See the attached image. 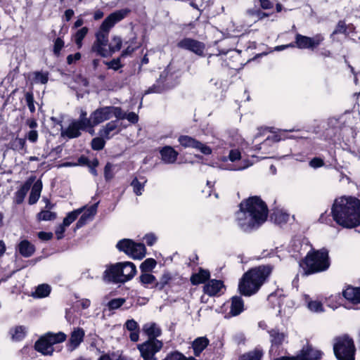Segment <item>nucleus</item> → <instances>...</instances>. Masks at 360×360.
<instances>
[{
    "label": "nucleus",
    "mask_w": 360,
    "mask_h": 360,
    "mask_svg": "<svg viewBox=\"0 0 360 360\" xmlns=\"http://www.w3.org/2000/svg\"><path fill=\"white\" fill-rule=\"evenodd\" d=\"M239 207L236 213V221L245 232L258 229L267 219L269 210L260 197L252 196L243 200Z\"/></svg>",
    "instance_id": "obj_1"
},
{
    "label": "nucleus",
    "mask_w": 360,
    "mask_h": 360,
    "mask_svg": "<svg viewBox=\"0 0 360 360\" xmlns=\"http://www.w3.org/2000/svg\"><path fill=\"white\" fill-rule=\"evenodd\" d=\"M333 220L340 226L352 229L360 225V200L355 197L335 200L331 208Z\"/></svg>",
    "instance_id": "obj_2"
},
{
    "label": "nucleus",
    "mask_w": 360,
    "mask_h": 360,
    "mask_svg": "<svg viewBox=\"0 0 360 360\" xmlns=\"http://www.w3.org/2000/svg\"><path fill=\"white\" fill-rule=\"evenodd\" d=\"M130 13L131 10L125 8L115 11L107 16L96 32V40L92 45L91 51L103 58L110 56L108 49L110 31L115 24L127 18Z\"/></svg>",
    "instance_id": "obj_3"
},
{
    "label": "nucleus",
    "mask_w": 360,
    "mask_h": 360,
    "mask_svg": "<svg viewBox=\"0 0 360 360\" xmlns=\"http://www.w3.org/2000/svg\"><path fill=\"white\" fill-rule=\"evenodd\" d=\"M273 269V266L270 264L260 265L246 271L238 283V291L240 295L250 297L256 294L269 280Z\"/></svg>",
    "instance_id": "obj_4"
},
{
    "label": "nucleus",
    "mask_w": 360,
    "mask_h": 360,
    "mask_svg": "<svg viewBox=\"0 0 360 360\" xmlns=\"http://www.w3.org/2000/svg\"><path fill=\"white\" fill-rule=\"evenodd\" d=\"M303 274H310L324 271L330 266L328 252L326 249L311 251L300 262Z\"/></svg>",
    "instance_id": "obj_5"
},
{
    "label": "nucleus",
    "mask_w": 360,
    "mask_h": 360,
    "mask_svg": "<svg viewBox=\"0 0 360 360\" xmlns=\"http://www.w3.org/2000/svg\"><path fill=\"white\" fill-rule=\"evenodd\" d=\"M333 351L338 360H355L354 340L347 335L334 339Z\"/></svg>",
    "instance_id": "obj_6"
},
{
    "label": "nucleus",
    "mask_w": 360,
    "mask_h": 360,
    "mask_svg": "<svg viewBox=\"0 0 360 360\" xmlns=\"http://www.w3.org/2000/svg\"><path fill=\"white\" fill-rule=\"evenodd\" d=\"M116 247L120 251L125 252L134 259H141L146 255V250L144 244L135 243L131 239L120 240Z\"/></svg>",
    "instance_id": "obj_7"
},
{
    "label": "nucleus",
    "mask_w": 360,
    "mask_h": 360,
    "mask_svg": "<svg viewBox=\"0 0 360 360\" xmlns=\"http://www.w3.org/2000/svg\"><path fill=\"white\" fill-rule=\"evenodd\" d=\"M270 338L271 347L269 352L271 354L279 355L280 349L283 347V345L287 342L288 333L281 331L278 328H271L268 330Z\"/></svg>",
    "instance_id": "obj_8"
},
{
    "label": "nucleus",
    "mask_w": 360,
    "mask_h": 360,
    "mask_svg": "<svg viewBox=\"0 0 360 360\" xmlns=\"http://www.w3.org/2000/svg\"><path fill=\"white\" fill-rule=\"evenodd\" d=\"M322 352L314 349L311 345H307L304 347L300 353L296 356H282L274 360H319L321 358Z\"/></svg>",
    "instance_id": "obj_9"
},
{
    "label": "nucleus",
    "mask_w": 360,
    "mask_h": 360,
    "mask_svg": "<svg viewBox=\"0 0 360 360\" xmlns=\"http://www.w3.org/2000/svg\"><path fill=\"white\" fill-rule=\"evenodd\" d=\"M324 40V37L321 34H317L313 37L297 34L295 35L296 46L301 49H314L319 46Z\"/></svg>",
    "instance_id": "obj_10"
},
{
    "label": "nucleus",
    "mask_w": 360,
    "mask_h": 360,
    "mask_svg": "<svg viewBox=\"0 0 360 360\" xmlns=\"http://www.w3.org/2000/svg\"><path fill=\"white\" fill-rule=\"evenodd\" d=\"M178 141L184 148H195L200 150L205 155H210L212 153V149L210 147L203 144L191 136L182 135L179 137Z\"/></svg>",
    "instance_id": "obj_11"
},
{
    "label": "nucleus",
    "mask_w": 360,
    "mask_h": 360,
    "mask_svg": "<svg viewBox=\"0 0 360 360\" xmlns=\"http://www.w3.org/2000/svg\"><path fill=\"white\" fill-rule=\"evenodd\" d=\"M177 46L180 49L190 51L200 56H203L205 49V46L202 42L191 38H184L178 42Z\"/></svg>",
    "instance_id": "obj_12"
},
{
    "label": "nucleus",
    "mask_w": 360,
    "mask_h": 360,
    "mask_svg": "<svg viewBox=\"0 0 360 360\" xmlns=\"http://www.w3.org/2000/svg\"><path fill=\"white\" fill-rule=\"evenodd\" d=\"M226 286L221 280H209L203 286L205 294L210 297H219L224 293Z\"/></svg>",
    "instance_id": "obj_13"
},
{
    "label": "nucleus",
    "mask_w": 360,
    "mask_h": 360,
    "mask_svg": "<svg viewBox=\"0 0 360 360\" xmlns=\"http://www.w3.org/2000/svg\"><path fill=\"white\" fill-rule=\"evenodd\" d=\"M120 266V262L108 266L103 272V280L112 283H122Z\"/></svg>",
    "instance_id": "obj_14"
},
{
    "label": "nucleus",
    "mask_w": 360,
    "mask_h": 360,
    "mask_svg": "<svg viewBox=\"0 0 360 360\" xmlns=\"http://www.w3.org/2000/svg\"><path fill=\"white\" fill-rule=\"evenodd\" d=\"M84 129V126L75 120H72L69 126L61 131V136L68 139H75L81 136V131Z\"/></svg>",
    "instance_id": "obj_15"
},
{
    "label": "nucleus",
    "mask_w": 360,
    "mask_h": 360,
    "mask_svg": "<svg viewBox=\"0 0 360 360\" xmlns=\"http://www.w3.org/2000/svg\"><path fill=\"white\" fill-rule=\"evenodd\" d=\"M92 118L91 125H98L99 124L110 119V106L98 108L91 113Z\"/></svg>",
    "instance_id": "obj_16"
},
{
    "label": "nucleus",
    "mask_w": 360,
    "mask_h": 360,
    "mask_svg": "<svg viewBox=\"0 0 360 360\" xmlns=\"http://www.w3.org/2000/svg\"><path fill=\"white\" fill-rule=\"evenodd\" d=\"M244 311V302L241 297L234 296L231 299L230 311L225 317L238 316Z\"/></svg>",
    "instance_id": "obj_17"
},
{
    "label": "nucleus",
    "mask_w": 360,
    "mask_h": 360,
    "mask_svg": "<svg viewBox=\"0 0 360 360\" xmlns=\"http://www.w3.org/2000/svg\"><path fill=\"white\" fill-rule=\"evenodd\" d=\"M120 131V129H118V122L117 120H112L101 129L98 134L106 140H109L113 135L118 134Z\"/></svg>",
    "instance_id": "obj_18"
},
{
    "label": "nucleus",
    "mask_w": 360,
    "mask_h": 360,
    "mask_svg": "<svg viewBox=\"0 0 360 360\" xmlns=\"http://www.w3.org/2000/svg\"><path fill=\"white\" fill-rule=\"evenodd\" d=\"M121 263V274L122 283L131 280L136 274V268L134 263L131 262H124Z\"/></svg>",
    "instance_id": "obj_19"
},
{
    "label": "nucleus",
    "mask_w": 360,
    "mask_h": 360,
    "mask_svg": "<svg viewBox=\"0 0 360 360\" xmlns=\"http://www.w3.org/2000/svg\"><path fill=\"white\" fill-rule=\"evenodd\" d=\"M142 330L148 337L147 340H158L157 338L162 334L160 328L155 323H147L144 324Z\"/></svg>",
    "instance_id": "obj_20"
},
{
    "label": "nucleus",
    "mask_w": 360,
    "mask_h": 360,
    "mask_svg": "<svg viewBox=\"0 0 360 360\" xmlns=\"http://www.w3.org/2000/svg\"><path fill=\"white\" fill-rule=\"evenodd\" d=\"M84 336V332L83 329H75L71 333L70 338L68 344V349L71 352L75 349L83 341Z\"/></svg>",
    "instance_id": "obj_21"
},
{
    "label": "nucleus",
    "mask_w": 360,
    "mask_h": 360,
    "mask_svg": "<svg viewBox=\"0 0 360 360\" xmlns=\"http://www.w3.org/2000/svg\"><path fill=\"white\" fill-rule=\"evenodd\" d=\"M34 349L46 355H51L53 352V347L46 335L41 337L34 344Z\"/></svg>",
    "instance_id": "obj_22"
},
{
    "label": "nucleus",
    "mask_w": 360,
    "mask_h": 360,
    "mask_svg": "<svg viewBox=\"0 0 360 360\" xmlns=\"http://www.w3.org/2000/svg\"><path fill=\"white\" fill-rule=\"evenodd\" d=\"M342 295L346 300L352 304L360 303V287L354 288L349 285L343 290Z\"/></svg>",
    "instance_id": "obj_23"
},
{
    "label": "nucleus",
    "mask_w": 360,
    "mask_h": 360,
    "mask_svg": "<svg viewBox=\"0 0 360 360\" xmlns=\"http://www.w3.org/2000/svg\"><path fill=\"white\" fill-rule=\"evenodd\" d=\"M162 160L164 162L167 164L174 163L178 157V152L176 151L172 146H165L160 151Z\"/></svg>",
    "instance_id": "obj_24"
},
{
    "label": "nucleus",
    "mask_w": 360,
    "mask_h": 360,
    "mask_svg": "<svg viewBox=\"0 0 360 360\" xmlns=\"http://www.w3.org/2000/svg\"><path fill=\"white\" fill-rule=\"evenodd\" d=\"M210 340L206 337H199L191 343V348L195 356H199L202 352L209 345Z\"/></svg>",
    "instance_id": "obj_25"
},
{
    "label": "nucleus",
    "mask_w": 360,
    "mask_h": 360,
    "mask_svg": "<svg viewBox=\"0 0 360 360\" xmlns=\"http://www.w3.org/2000/svg\"><path fill=\"white\" fill-rule=\"evenodd\" d=\"M18 250L22 257H30L34 255L35 247L27 240H23L18 244Z\"/></svg>",
    "instance_id": "obj_26"
},
{
    "label": "nucleus",
    "mask_w": 360,
    "mask_h": 360,
    "mask_svg": "<svg viewBox=\"0 0 360 360\" xmlns=\"http://www.w3.org/2000/svg\"><path fill=\"white\" fill-rule=\"evenodd\" d=\"M210 273L208 270L200 269L197 274H194L191 277V281L193 285L205 283L210 280Z\"/></svg>",
    "instance_id": "obj_27"
},
{
    "label": "nucleus",
    "mask_w": 360,
    "mask_h": 360,
    "mask_svg": "<svg viewBox=\"0 0 360 360\" xmlns=\"http://www.w3.org/2000/svg\"><path fill=\"white\" fill-rule=\"evenodd\" d=\"M41 189L42 183L40 180H38L34 184L30 194L29 203L30 205L35 204L38 201Z\"/></svg>",
    "instance_id": "obj_28"
},
{
    "label": "nucleus",
    "mask_w": 360,
    "mask_h": 360,
    "mask_svg": "<svg viewBox=\"0 0 360 360\" xmlns=\"http://www.w3.org/2000/svg\"><path fill=\"white\" fill-rule=\"evenodd\" d=\"M11 339L14 341L22 340L27 334V328L23 326H17L9 330Z\"/></svg>",
    "instance_id": "obj_29"
},
{
    "label": "nucleus",
    "mask_w": 360,
    "mask_h": 360,
    "mask_svg": "<svg viewBox=\"0 0 360 360\" xmlns=\"http://www.w3.org/2000/svg\"><path fill=\"white\" fill-rule=\"evenodd\" d=\"M139 281L145 288H155V283H157L156 278L150 274L142 273L139 276Z\"/></svg>",
    "instance_id": "obj_30"
},
{
    "label": "nucleus",
    "mask_w": 360,
    "mask_h": 360,
    "mask_svg": "<svg viewBox=\"0 0 360 360\" xmlns=\"http://www.w3.org/2000/svg\"><path fill=\"white\" fill-rule=\"evenodd\" d=\"M9 148L16 151H27L26 140L23 138L16 137L9 142Z\"/></svg>",
    "instance_id": "obj_31"
},
{
    "label": "nucleus",
    "mask_w": 360,
    "mask_h": 360,
    "mask_svg": "<svg viewBox=\"0 0 360 360\" xmlns=\"http://www.w3.org/2000/svg\"><path fill=\"white\" fill-rule=\"evenodd\" d=\"M264 352L259 348H255L254 350L247 352L240 356L238 360H261Z\"/></svg>",
    "instance_id": "obj_32"
},
{
    "label": "nucleus",
    "mask_w": 360,
    "mask_h": 360,
    "mask_svg": "<svg viewBox=\"0 0 360 360\" xmlns=\"http://www.w3.org/2000/svg\"><path fill=\"white\" fill-rule=\"evenodd\" d=\"M31 186L30 182L25 183L20 188L18 189L15 193V202L17 204H20L22 202L25 197L27 195V193L30 190Z\"/></svg>",
    "instance_id": "obj_33"
},
{
    "label": "nucleus",
    "mask_w": 360,
    "mask_h": 360,
    "mask_svg": "<svg viewBox=\"0 0 360 360\" xmlns=\"http://www.w3.org/2000/svg\"><path fill=\"white\" fill-rule=\"evenodd\" d=\"M53 347V345L60 343L66 340V335L63 332L57 333H48L45 335Z\"/></svg>",
    "instance_id": "obj_34"
},
{
    "label": "nucleus",
    "mask_w": 360,
    "mask_h": 360,
    "mask_svg": "<svg viewBox=\"0 0 360 360\" xmlns=\"http://www.w3.org/2000/svg\"><path fill=\"white\" fill-rule=\"evenodd\" d=\"M122 39H121V37L118 36H113L111 39L110 42L108 44L110 56L120 51L122 48Z\"/></svg>",
    "instance_id": "obj_35"
},
{
    "label": "nucleus",
    "mask_w": 360,
    "mask_h": 360,
    "mask_svg": "<svg viewBox=\"0 0 360 360\" xmlns=\"http://www.w3.org/2000/svg\"><path fill=\"white\" fill-rule=\"evenodd\" d=\"M88 32L89 28L87 27H83L78 30L74 34V41L78 49H80L82 46V41L88 34Z\"/></svg>",
    "instance_id": "obj_36"
},
{
    "label": "nucleus",
    "mask_w": 360,
    "mask_h": 360,
    "mask_svg": "<svg viewBox=\"0 0 360 360\" xmlns=\"http://www.w3.org/2000/svg\"><path fill=\"white\" fill-rule=\"evenodd\" d=\"M162 360H197L193 356L187 357L179 351L171 352Z\"/></svg>",
    "instance_id": "obj_37"
},
{
    "label": "nucleus",
    "mask_w": 360,
    "mask_h": 360,
    "mask_svg": "<svg viewBox=\"0 0 360 360\" xmlns=\"http://www.w3.org/2000/svg\"><path fill=\"white\" fill-rule=\"evenodd\" d=\"M51 292V287L48 284H41L37 286L34 293L37 297H47Z\"/></svg>",
    "instance_id": "obj_38"
},
{
    "label": "nucleus",
    "mask_w": 360,
    "mask_h": 360,
    "mask_svg": "<svg viewBox=\"0 0 360 360\" xmlns=\"http://www.w3.org/2000/svg\"><path fill=\"white\" fill-rule=\"evenodd\" d=\"M172 280V276L169 273L165 272L164 273L160 281H157V283H155V288L161 290H162L169 283V282Z\"/></svg>",
    "instance_id": "obj_39"
},
{
    "label": "nucleus",
    "mask_w": 360,
    "mask_h": 360,
    "mask_svg": "<svg viewBox=\"0 0 360 360\" xmlns=\"http://www.w3.org/2000/svg\"><path fill=\"white\" fill-rule=\"evenodd\" d=\"M156 261L154 259H146L140 266L142 273H148L154 269L156 266Z\"/></svg>",
    "instance_id": "obj_40"
},
{
    "label": "nucleus",
    "mask_w": 360,
    "mask_h": 360,
    "mask_svg": "<svg viewBox=\"0 0 360 360\" xmlns=\"http://www.w3.org/2000/svg\"><path fill=\"white\" fill-rule=\"evenodd\" d=\"M38 221H51L56 218V214L49 210H42L37 214Z\"/></svg>",
    "instance_id": "obj_41"
},
{
    "label": "nucleus",
    "mask_w": 360,
    "mask_h": 360,
    "mask_svg": "<svg viewBox=\"0 0 360 360\" xmlns=\"http://www.w3.org/2000/svg\"><path fill=\"white\" fill-rule=\"evenodd\" d=\"M35 83L46 84L49 80V72L37 71L33 73Z\"/></svg>",
    "instance_id": "obj_42"
},
{
    "label": "nucleus",
    "mask_w": 360,
    "mask_h": 360,
    "mask_svg": "<svg viewBox=\"0 0 360 360\" xmlns=\"http://www.w3.org/2000/svg\"><path fill=\"white\" fill-rule=\"evenodd\" d=\"M105 138H103V136H100V137L94 138L91 143L92 149L94 150H102L105 147Z\"/></svg>",
    "instance_id": "obj_43"
},
{
    "label": "nucleus",
    "mask_w": 360,
    "mask_h": 360,
    "mask_svg": "<svg viewBox=\"0 0 360 360\" xmlns=\"http://www.w3.org/2000/svg\"><path fill=\"white\" fill-rule=\"evenodd\" d=\"M146 182V180H144L143 183L140 182L137 178H134L131 185L133 187L134 192L137 195H141L142 194V191L144 188V184Z\"/></svg>",
    "instance_id": "obj_44"
},
{
    "label": "nucleus",
    "mask_w": 360,
    "mask_h": 360,
    "mask_svg": "<svg viewBox=\"0 0 360 360\" xmlns=\"http://www.w3.org/2000/svg\"><path fill=\"white\" fill-rule=\"evenodd\" d=\"M81 160H84V163H85L89 167L90 172L93 175L97 176L98 173H97V170L96 168L99 165V162H98V159L94 158L93 160L90 161L88 158H81Z\"/></svg>",
    "instance_id": "obj_45"
},
{
    "label": "nucleus",
    "mask_w": 360,
    "mask_h": 360,
    "mask_svg": "<svg viewBox=\"0 0 360 360\" xmlns=\"http://www.w3.org/2000/svg\"><path fill=\"white\" fill-rule=\"evenodd\" d=\"M126 302L124 298H115L110 300L107 306L110 310H115L119 309L121 306H122Z\"/></svg>",
    "instance_id": "obj_46"
},
{
    "label": "nucleus",
    "mask_w": 360,
    "mask_h": 360,
    "mask_svg": "<svg viewBox=\"0 0 360 360\" xmlns=\"http://www.w3.org/2000/svg\"><path fill=\"white\" fill-rule=\"evenodd\" d=\"M80 213V210H75L68 213V215L64 218L63 223L65 226H70L73 221L76 220Z\"/></svg>",
    "instance_id": "obj_47"
},
{
    "label": "nucleus",
    "mask_w": 360,
    "mask_h": 360,
    "mask_svg": "<svg viewBox=\"0 0 360 360\" xmlns=\"http://www.w3.org/2000/svg\"><path fill=\"white\" fill-rule=\"evenodd\" d=\"M110 116L113 115L118 120H124L126 112L120 107L110 106Z\"/></svg>",
    "instance_id": "obj_48"
},
{
    "label": "nucleus",
    "mask_w": 360,
    "mask_h": 360,
    "mask_svg": "<svg viewBox=\"0 0 360 360\" xmlns=\"http://www.w3.org/2000/svg\"><path fill=\"white\" fill-rule=\"evenodd\" d=\"M86 115L87 112L85 110H81L79 119L75 120L82 124L83 126H91L92 118L91 116L88 118Z\"/></svg>",
    "instance_id": "obj_49"
},
{
    "label": "nucleus",
    "mask_w": 360,
    "mask_h": 360,
    "mask_svg": "<svg viewBox=\"0 0 360 360\" xmlns=\"http://www.w3.org/2000/svg\"><path fill=\"white\" fill-rule=\"evenodd\" d=\"M25 101L27 103V105L28 106V108L30 111L33 113L35 112V106H34V95L32 91H27L26 92L25 95Z\"/></svg>",
    "instance_id": "obj_50"
},
{
    "label": "nucleus",
    "mask_w": 360,
    "mask_h": 360,
    "mask_svg": "<svg viewBox=\"0 0 360 360\" xmlns=\"http://www.w3.org/2000/svg\"><path fill=\"white\" fill-rule=\"evenodd\" d=\"M114 165L108 162L104 167V177L106 181H110L114 177L113 172Z\"/></svg>",
    "instance_id": "obj_51"
},
{
    "label": "nucleus",
    "mask_w": 360,
    "mask_h": 360,
    "mask_svg": "<svg viewBox=\"0 0 360 360\" xmlns=\"http://www.w3.org/2000/svg\"><path fill=\"white\" fill-rule=\"evenodd\" d=\"M307 305H308V308L312 311L319 312V311H323V305H322L321 302L319 301H316V300L309 301Z\"/></svg>",
    "instance_id": "obj_52"
},
{
    "label": "nucleus",
    "mask_w": 360,
    "mask_h": 360,
    "mask_svg": "<svg viewBox=\"0 0 360 360\" xmlns=\"http://www.w3.org/2000/svg\"><path fill=\"white\" fill-rule=\"evenodd\" d=\"M64 47V41L63 40L60 38V37H58L57 39H56L55 41H54V46H53V53L56 56H59L60 54V51L62 50V49Z\"/></svg>",
    "instance_id": "obj_53"
},
{
    "label": "nucleus",
    "mask_w": 360,
    "mask_h": 360,
    "mask_svg": "<svg viewBox=\"0 0 360 360\" xmlns=\"http://www.w3.org/2000/svg\"><path fill=\"white\" fill-rule=\"evenodd\" d=\"M347 32V25L344 20H340L333 31V34H337L340 33H346Z\"/></svg>",
    "instance_id": "obj_54"
},
{
    "label": "nucleus",
    "mask_w": 360,
    "mask_h": 360,
    "mask_svg": "<svg viewBox=\"0 0 360 360\" xmlns=\"http://www.w3.org/2000/svg\"><path fill=\"white\" fill-rule=\"evenodd\" d=\"M241 158L240 152L238 149L231 150L229 155V159L231 162L240 160Z\"/></svg>",
    "instance_id": "obj_55"
},
{
    "label": "nucleus",
    "mask_w": 360,
    "mask_h": 360,
    "mask_svg": "<svg viewBox=\"0 0 360 360\" xmlns=\"http://www.w3.org/2000/svg\"><path fill=\"white\" fill-rule=\"evenodd\" d=\"M324 165V162L321 158H314L309 162V166L313 168H319Z\"/></svg>",
    "instance_id": "obj_56"
},
{
    "label": "nucleus",
    "mask_w": 360,
    "mask_h": 360,
    "mask_svg": "<svg viewBox=\"0 0 360 360\" xmlns=\"http://www.w3.org/2000/svg\"><path fill=\"white\" fill-rule=\"evenodd\" d=\"M125 326L127 329L129 331H134L139 330V325L136 321L134 319H130L127 321L125 323Z\"/></svg>",
    "instance_id": "obj_57"
},
{
    "label": "nucleus",
    "mask_w": 360,
    "mask_h": 360,
    "mask_svg": "<svg viewBox=\"0 0 360 360\" xmlns=\"http://www.w3.org/2000/svg\"><path fill=\"white\" fill-rule=\"evenodd\" d=\"M106 65L108 66V68H111L115 70H117L122 67L120 58L113 59L110 62H107Z\"/></svg>",
    "instance_id": "obj_58"
},
{
    "label": "nucleus",
    "mask_w": 360,
    "mask_h": 360,
    "mask_svg": "<svg viewBox=\"0 0 360 360\" xmlns=\"http://www.w3.org/2000/svg\"><path fill=\"white\" fill-rule=\"evenodd\" d=\"M26 138L32 143H35L38 140V132L35 129L30 130L26 135Z\"/></svg>",
    "instance_id": "obj_59"
},
{
    "label": "nucleus",
    "mask_w": 360,
    "mask_h": 360,
    "mask_svg": "<svg viewBox=\"0 0 360 360\" xmlns=\"http://www.w3.org/2000/svg\"><path fill=\"white\" fill-rule=\"evenodd\" d=\"M65 227H67V226H65L64 224L63 223L56 228L55 233L57 239L60 240L63 238V234L65 231Z\"/></svg>",
    "instance_id": "obj_60"
},
{
    "label": "nucleus",
    "mask_w": 360,
    "mask_h": 360,
    "mask_svg": "<svg viewBox=\"0 0 360 360\" xmlns=\"http://www.w3.org/2000/svg\"><path fill=\"white\" fill-rule=\"evenodd\" d=\"M97 210V204H94L91 205L84 213V214L88 217L89 219H91L96 213Z\"/></svg>",
    "instance_id": "obj_61"
},
{
    "label": "nucleus",
    "mask_w": 360,
    "mask_h": 360,
    "mask_svg": "<svg viewBox=\"0 0 360 360\" xmlns=\"http://www.w3.org/2000/svg\"><path fill=\"white\" fill-rule=\"evenodd\" d=\"M81 58L80 53H76L75 54H70L67 57V63L71 65Z\"/></svg>",
    "instance_id": "obj_62"
},
{
    "label": "nucleus",
    "mask_w": 360,
    "mask_h": 360,
    "mask_svg": "<svg viewBox=\"0 0 360 360\" xmlns=\"http://www.w3.org/2000/svg\"><path fill=\"white\" fill-rule=\"evenodd\" d=\"M125 119H127L131 123L135 124L139 120V116L135 112H131L128 114L126 113Z\"/></svg>",
    "instance_id": "obj_63"
},
{
    "label": "nucleus",
    "mask_w": 360,
    "mask_h": 360,
    "mask_svg": "<svg viewBox=\"0 0 360 360\" xmlns=\"http://www.w3.org/2000/svg\"><path fill=\"white\" fill-rule=\"evenodd\" d=\"M38 237L43 240H49L52 238L53 234L51 233L41 231L38 233Z\"/></svg>",
    "instance_id": "obj_64"
}]
</instances>
